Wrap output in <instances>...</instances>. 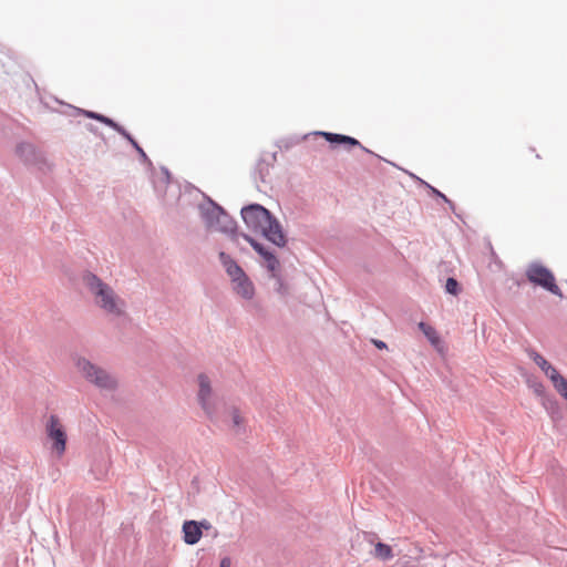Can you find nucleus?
<instances>
[{
  "label": "nucleus",
  "instance_id": "nucleus-3",
  "mask_svg": "<svg viewBox=\"0 0 567 567\" xmlns=\"http://www.w3.org/2000/svg\"><path fill=\"white\" fill-rule=\"evenodd\" d=\"M75 365L86 381L101 390L111 391L116 388L115 379L107 371L92 363L86 358H76Z\"/></svg>",
  "mask_w": 567,
  "mask_h": 567
},
{
  "label": "nucleus",
  "instance_id": "nucleus-35",
  "mask_svg": "<svg viewBox=\"0 0 567 567\" xmlns=\"http://www.w3.org/2000/svg\"><path fill=\"white\" fill-rule=\"evenodd\" d=\"M87 130H89L90 132L94 133V134H96V132H97V127H95L93 124H89V125H87Z\"/></svg>",
  "mask_w": 567,
  "mask_h": 567
},
{
  "label": "nucleus",
  "instance_id": "nucleus-1",
  "mask_svg": "<svg viewBox=\"0 0 567 567\" xmlns=\"http://www.w3.org/2000/svg\"><path fill=\"white\" fill-rule=\"evenodd\" d=\"M82 281L89 291L96 298V303L110 313H118L113 289L100 277L91 271H85Z\"/></svg>",
  "mask_w": 567,
  "mask_h": 567
},
{
  "label": "nucleus",
  "instance_id": "nucleus-31",
  "mask_svg": "<svg viewBox=\"0 0 567 567\" xmlns=\"http://www.w3.org/2000/svg\"><path fill=\"white\" fill-rule=\"evenodd\" d=\"M161 171H162L163 176H164V184L168 185L171 183V178H172L171 172L165 166H162Z\"/></svg>",
  "mask_w": 567,
  "mask_h": 567
},
{
  "label": "nucleus",
  "instance_id": "nucleus-8",
  "mask_svg": "<svg viewBox=\"0 0 567 567\" xmlns=\"http://www.w3.org/2000/svg\"><path fill=\"white\" fill-rule=\"evenodd\" d=\"M205 203L198 205L200 217L207 229L214 230L221 214V207L218 203L204 194Z\"/></svg>",
  "mask_w": 567,
  "mask_h": 567
},
{
  "label": "nucleus",
  "instance_id": "nucleus-36",
  "mask_svg": "<svg viewBox=\"0 0 567 567\" xmlns=\"http://www.w3.org/2000/svg\"><path fill=\"white\" fill-rule=\"evenodd\" d=\"M372 155H374V157L379 158V159H382V156L378 155V154H374L373 152L371 153Z\"/></svg>",
  "mask_w": 567,
  "mask_h": 567
},
{
  "label": "nucleus",
  "instance_id": "nucleus-33",
  "mask_svg": "<svg viewBox=\"0 0 567 567\" xmlns=\"http://www.w3.org/2000/svg\"><path fill=\"white\" fill-rule=\"evenodd\" d=\"M219 567H231V559L230 557L226 556L220 559Z\"/></svg>",
  "mask_w": 567,
  "mask_h": 567
},
{
  "label": "nucleus",
  "instance_id": "nucleus-34",
  "mask_svg": "<svg viewBox=\"0 0 567 567\" xmlns=\"http://www.w3.org/2000/svg\"><path fill=\"white\" fill-rule=\"evenodd\" d=\"M198 524H199V529H200L202 532H203L204 529H208V528H210V524H209V522H208V520H206V519L199 520V522H198Z\"/></svg>",
  "mask_w": 567,
  "mask_h": 567
},
{
  "label": "nucleus",
  "instance_id": "nucleus-29",
  "mask_svg": "<svg viewBox=\"0 0 567 567\" xmlns=\"http://www.w3.org/2000/svg\"><path fill=\"white\" fill-rule=\"evenodd\" d=\"M134 150L137 152V154H138L140 159H141V162H142V163L147 164V165H148V166H151V167L153 166L152 161L150 159V157H148V156H147V154L144 152V150L142 148V146H141V145H138V146H137V147H135Z\"/></svg>",
  "mask_w": 567,
  "mask_h": 567
},
{
  "label": "nucleus",
  "instance_id": "nucleus-23",
  "mask_svg": "<svg viewBox=\"0 0 567 567\" xmlns=\"http://www.w3.org/2000/svg\"><path fill=\"white\" fill-rule=\"evenodd\" d=\"M550 381L555 390L567 401V379L559 372Z\"/></svg>",
  "mask_w": 567,
  "mask_h": 567
},
{
  "label": "nucleus",
  "instance_id": "nucleus-15",
  "mask_svg": "<svg viewBox=\"0 0 567 567\" xmlns=\"http://www.w3.org/2000/svg\"><path fill=\"white\" fill-rule=\"evenodd\" d=\"M183 540L187 545H195L202 538V530L199 529L198 520H185L182 526Z\"/></svg>",
  "mask_w": 567,
  "mask_h": 567
},
{
  "label": "nucleus",
  "instance_id": "nucleus-12",
  "mask_svg": "<svg viewBox=\"0 0 567 567\" xmlns=\"http://www.w3.org/2000/svg\"><path fill=\"white\" fill-rule=\"evenodd\" d=\"M277 162V152L262 153L259 157L252 173L254 181L256 183H266V177L269 175L270 168Z\"/></svg>",
  "mask_w": 567,
  "mask_h": 567
},
{
  "label": "nucleus",
  "instance_id": "nucleus-26",
  "mask_svg": "<svg viewBox=\"0 0 567 567\" xmlns=\"http://www.w3.org/2000/svg\"><path fill=\"white\" fill-rule=\"evenodd\" d=\"M114 131L117 132L121 136H123L132 145L133 148L140 145L138 142L134 138V136L120 123H117Z\"/></svg>",
  "mask_w": 567,
  "mask_h": 567
},
{
  "label": "nucleus",
  "instance_id": "nucleus-17",
  "mask_svg": "<svg viewBox=\"0 0 567 567\" xmlns=\"http://www.w3.org/2000/svg\"><path fill=\"white\" fill-rule=\"evenodd\" d=\"M218 258L226 274L231 278V280H235V278H238L239 275L245 272L238 262L227 252L220 251L218 254Z\"/></svg>",
  "mask_w": 567,
  "mask_h": 567
},
{
  "label": "nucleus",
  "instance_id": "nucleus-25",
  "mask_svg": "<svg viewBox=\"0 0 567 567\" xmlns=\"http://www.w3.org/2000/svg\"><path fill=\"white\" fill-rule=\"evenodd\" d=\"M445 292L457 296L461 292V285L454 277H449L444 286Z\"/></svg>",
  "mask_w": 567,
  "mask_h": 567
},
{
  "label": "nucleus",
  "instance_id": "nucleus-10",
  "mask_svg": "<svg viewBox=\"0 0 567 567\" xmlns=\"http://www.w3.org/2000/svg\"><path fill=\"white\" fill-rule=\"evenodd\" d=\"M16 155L27 166H40L43 163L42 153L29 142H20L16 146Z\"/></svg>",
  "mask_w": 567,
  "mask_h": 567
},
{
  "label": "nucleus",
  "instance_id": "nucleus-13",
  "mask_svg": "<svg viewBox=\"0 0 567 567\" xmlns=\"http://www.w3.org/2000/svg\"><path fill=\"white\" fill-rule=\"evenodd\" d=\"M69 110H70V113L69 115H80L82 114L83 116L87 117V118H91V120H95L111 128H115V126L117 125V122L114 121L113 118L104 115V114H101V113H97V112H94V111H89V110H83V109H80V107H75L73 105H70V104H66L65 105Z\"/></svg>",
  "mask_w": 567,
  "mask_h": 567
},
{
  "label": "nucleus",
  "instance_id": "nucleus-2",
  "mask_svg": "<svg viewBox=\"0 0 567 567\" xmlns=\"http://www.w3.org/2000/svg\"><path fill=\"white\" fill-rule=\"evenodd\" d=\"M525 276L532 285L540 287L559 298L564 297L561 289L556 284L554 272L542 262H530L526 268Z\"/></svg>",
  "mask_w": 567,
  "mask_h": 567
},
{
  "label": "nucleus",
  "instance_id": "nucleus-6",
  "mask_svg": "<svg viewBox=\"0 0 567 567\" xmlns=\"http://www.w3.org/2000/svg\"><path fill=\"white\" fill-rule=\"evenodd\" d=\"M261 236L272 245L284 248L288 244V237L279 219L271 213L267 219Z\"/></svg>",
  "mask_w": 567,
  "mask_h": 567
},
{
  "label": "nucleus",
  "instance_id": "nucleus-32",
  "mask_svg": "<svg viewBox=\"0 0 567 567\" xmlns=\"http://www.w3.org/2000/svg\"><path fill=\"white\" fill-rule=\"evenodd\" d=\"M372 343L374 344V347L379 350H384V349H388V346L384 341L382 340H379V339H372Z\"/></svg>",
  "mask_w": 567,
  "mask_h": 567
},
{
  "label": "nucleus",
  "instance_id": "nucleus-30",
  "mask_svg": "<svg viewBox=\"0 0 567 567\" xmlns=\"http://www.w3.org/2000/svg\"><path fill=\"white\" fill-rule=\"evenodd\" d=\"M362 536H363V539L365 542L370 543L371 545L374 544V540L378 538V535L372 532H363Z\"/></svg>",
  "mask_w": 567,
  "mask_h": 567
},
{
  "label": "nucleus",
  "instance_id": "nucleus-20",
  "mask_svg": "<svg viewBox=\"0 0 567 567\" xmlns=\"http://www.w3.org/2000/svg\"><path fill=\"white\" fill-rule=\"evenodd\" d=\"M373 556L382 561H388L394 557V553L390 545L382 542H377L374 544Z\"/></svg>",
  "mask_w": 567,
  "mask_h": 567
},
{
  "label": "nucleus",
  "instance_id": "nucleus-14",
  "mask_svg": "<svg viewBox=\"0 0 567 567\" xmlns=\"http://www.w3.org/2000/svg\"><path fill=\"white\" fill-rule=\"evenodd\" d=\"M198 385H199V391H198L199 404L205 410V412L209 416H212V411H210V406L208 403V399L212 394V386H210L209 378L204 373L198 374Z\"/></svg>",
  "mask_w": 567,
  "mask_h": 567
},
{
  "label": "nucleus",
  "instance_id": "nucleus-24",
  "mask_svg": "<svg viewBox=\"0 0 567 567\" xmlns=\"http://www.w3.org/2000/svg\"><path fill=\"white\" fill-rule=\"evenodd\" d=\"M419 329L432 344H436L440 341L436 330L426 322L421 321L419 323Z\"/></svg>",
  "mask_w": 567,
  "mask_h": 567
},
{
  "label": "nucleus",
  "instance_id": "nucleus-38",
  "mask_svg": "<svg viewBox=\"0 0 567 567\" xmlns=\"http://www.w3.org/2000/svg\"><path fill=\"white\" fill-rule=\"evenodd\" d=\"M372 155H374V157L379 158V159H382V156L378 155V154H374L373 152L371 153Z\"/></svg>",
  "mask_w": 567,
  "mask_h": 567
},
{
  "label": "nucleus",
  "instance_id": "nucleus-22",
  "mask_svg": "<svg viewBox=\"0 0 567 567\" xmlns=\"http://www.w3.org/2000/svg\"><path fill=\"white\" fill-rule=\"evenodd\" d=\"M307 137L308 135H303L302 137H299L297 135L282 137L276 142V146L280 150L289 151L290 148L298 145L302 140H306Z\"/></svg>",
  "mask_w": 567,
  "mask_h": 567
},
{
  "label": "nucleus",
  "instance_id": "nucleus-9",
  "mask_svg": "<svg viewBox=\"0 0 567 567\" xmlns=\"http://www.w3.org/2000/svg\"><path fill=\"white\" fill-rule=\"evenodd\" d=\"M315 135H320L324 137V140L331 145V146H344L347 150H351L352 147H360L365 153H372L369 148L364 147L359 140L355 137H352L350 135H344L340 133H332V132H315Z\"/></svg>",
  "mask_w": 567,
  "mask_h": 567
},
{
  "label": "nucleus",
  "instance_id": "nucleus-19",
  "mask_svg": "<svg viewBox=\"0 0 567 567\" xmlns=\"http://www.w3.org/2000/svg\"><path fill=\"white\" fill-rule=\"evenodd\" d=\"M409 175L412 178L416 179L420 183V185L424 186L432 196H434V197L443 200L445 204H447L450 209L455 214V204L444 193H442L440 189L435 188L427 182L423 181L422 178L417 177L416 175H414L412 173H409Z\"/></svg>",
  "mask_w": 567,
  "mask_h": 567
},
{
  "label": "nucleus",
  "instance_id": "nucleus-37",
  "mask_svg": "<svg viewBox=\"0 0 567 567\" xmlns=\"http://www.w3.org/2000/svg\"><path fill=\"white\" fill-rule=\"evenodd\" d=\"M372 155H374V157L379 158V159H382V156L378 155V154H374L373 152L371 153Z\"/></svg>",
  "mask_w": 567,
  "mask_h": 567
},
{
  "label": "nucleus",
  "instance_id": "nucleus-5",
  "mask_svg": "<svg viewBox=\"0 0 567 567\" xmlns=\"http://www.w3.org/2000/svg\"><path fill=\"white\" fill-rule=\"evenodd\" d=\"M251 248L265 260L267 270L271 274V277L277 278V271L280 268V261L276 252L265 244L258 241L248 234H241Z\"/></svg>",
  "mask_w": 567,
  "mask_h": 567
},
{
  "label": "nucleus",
  "instance_id": "nucleus-7",
  "mask_svg": "<svg viewBox=\"0 0 567 567\" xmlns=\"http://www.w3.org/2000/svg\"><path fill=\"white\" fill-rule=\"evenodd\" d=\"M47 434L52 441V450L59 455L63 454L66 447V433L63 426L60 424V420L56 415L51 414L47 423Z\"/></svg>",
  "mask_w": 567,
  "mask_h": 567
},
{
  "label": "nucleus",
  "instance_id": "nucleus-16",
  "mask_svg": "<svg viewBox=\"0 0 567 567\" xmlns=\"http://www.w3.org/2000/svg\"><path fill=\"white\" fill-rule=\"evenodd\" d=\"M231 281L235 284L236 292L244 299L249 300L254 297L255 288L246 272H243L238 278H235V280Z\"/></svg>",
  "mask_w": 567,
  "mask_h": 567
},
{
  "label": "nucleus",
  "instance_id": "nucleus-11",
  "mask_svg": "<svg viewBox=\"0 0 567 567\" xmlns=\"http://www.w3.org/2000/svg\"><path fill=\"white\" fill-rule=\"evenodd\" d=\"M214 230L228 236L229 239L236 244L243 234L238 231L237 221L226 212L224 207H221V214L219 215L218 224Z\"/></svg>",
  "mask_w": 567,
  "mask_h": 567
},
{
  "label": "nucleus",
  "instance_id": "nucleus-28",
  "mask_svg": "<svg viewBox=\"0 0 567 567\" xmlns=\"http://www.w3.org/2000/svg\"><path fill=\"white\" fill-rule=\"evenodd\" d=\"M231 421L233 426L237 429V431H239L243 424V417L240 416L239 411L236 408H231Z\"/></svg>",
  "mask_w": 567,
  "mask_h": 567
},
{
  "label": "nucleus",
  "instance_id": "nucleus-27",
  "mask_svg": "<svg viewBox=\"0 0 567 567\" xmlns=\"http://www.w3.org/2000/svg\"><path fill=\"white\" fill-rule=\"evenodd\" d=\"M529 386L533 389L534 393L539 396L542 400L548 395L547 390L545 385L539 381H534L529 384Z\"/></svg>",
  "mask_w": 567,
  "mask_h": 567
},
{
  "label": "nucleus",
  "instance_id": "nucleus-4",
  "mask_svg": "<svg viewBox=\"0 0 567 567\" xmlns=\"http://www.w3.org/2000/svg\"><path fill=\"white\" fill-rule=\"evenodd\" d=\"M271 212L258 203L244 206L240 210L241 219L248 229L254 233H261Z\"/></svg>",
  "mask_w": 567,
  "mask_h": 567
},
{
  "label": "nucleus",
  "instance_id": "nucleus-21",
  "mask_svg": "<svg viewBox=\"0 0 567 567\" xmlns=\"http://www.w3.org/2000/svg\"><path fill=\"white\" fill-rule=\"evenodd\" d=\"M542 404L545 408V410L547 411V413L553 419H555L556 416L559 415V413H560L559 403H558L557 399L554 395L548 394L547 396H545L542 400Z\"/></svg>",
  "mask_w": 567,
  "mask_h": 567
},
{
  "label": "nucleus",
  "instance_id": "nucleus-18",
  "mask_svg": "<svg viewBox=\"0 0 567 567\" xmlns=\"http://www.w3.org/2000/svg\"><path fill=\"white\" fill-rule=\"evenodd\" d=\"M529 358L539 367V369L545 373V375L551 380L555 374H558L559 371L551 365L540 353L535 350H530L528 352Z\"/></svg>",
  "mask_w": 567,
  "mask_h": 567
}]
</instances>
